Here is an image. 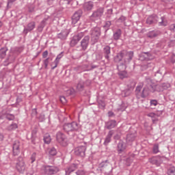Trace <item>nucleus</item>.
<instances>
[{
  "mask_svg": "<svg viewBox=\"0 0 175 175\" xmlns=\"http://www.w3.org/2000/svg\"><path fill=\"white\" fill-rule=\"evenodd\" d=\"M117 125V121L114 120H111L105 123V126L107 129H113V128H116Z\"/></svg>",
  "mask_w": 175,
  "mask_h": 175,
  "instance_id": "nucleus-23",
  "label": "nucleus"
},
{
  "mask_svg": "<svg viewBox=\"0 0 175 175\" xmlns=\"http://www.w3.org/2000/svg\"><path fill=\"white\" fill-rule=\"evenodd\" d=\"M90 35L92 42H94V43L98 42L99 37L100 36V28L98 27L92 28L90 31Z\"/></svg>",
  "mask_w": 175,
  "mask_h": 175,
  "instance_id": "nucleus-5",
  "label": "nucleus"
},
{
  "mask_svg": "<svg viewBox=\"0 0 175 175\" xmlns=\"http://www.w3.org/2000/svg\"><path fill=\"white\" fill-rule=\"evenodd\" d=\"M125 57H126L124 59V61L126 62H129V61H131L132 58H133V52L130 51V52L127 53Z\"/></svg>",
  "mask_w": 175,
  "mask_h": 175,
  "instance_id": "nucleus-30",
  "label": "nucleus"
},
{
  "mask_svg": "<svg viewBox=\"0 0 175 175\" xmlns=\"http://www.w3.org/2000/svg\"><path fill=\"white\" fill-rule=\"evenodd\" d=\"M114 135V130H111L109 131V133H107L105 141H104V146H107V144H109V143H110V142H111V137H113V135Z\"/></svg>",
  "mask_w": 175,
  "mask_h": 175,
  "instance_id": "nucleus-18",
  "label": "nucleus"
},
{
  "mask_svg": "<svg viewBox=\"0 0 175 175\" xmlns=\"http://www.w3.org/2000/svg\"><path fill=\"white\" fill-rule=\"evenodd\" d=\"M136 139V135L135 134H129L126 137V142H133Z\"/></svg>",
  "mask_w": 175,
  "mask_h": 175,
  "instance_id": "nucleus-34",
  "label": "nucleus"
},
{
  "mask_svg": "<svg viewBox=\"0 0 175 175\" xmlns=\"http://www.w3.org/2000/svg\"><path fill=\"white\" fill-rule=\"evenodd\" d=\"M75 173L77 175H84L85 174V171H84V170H77Z\"/></svg>",
  "mask_w": 175,
  "mask_h": 175,
  "instance_id": "nucleus-48",
  "label": "nucleus"
},
{
  "mask_svg": "<svg viewBox=\"0 0 175 175\" xmlns=\"http://www.w3.org/2000/svg\"><path fill=\"white\" fill-rule=\"evenodd\" d=\"M127 86L129 88H131V90H133L135 87L136 86V81L133 79H131L129 81V83L127 84Z\"/></svg>",
  "mask_w": 175,
  "mask_h": 175,
  "instance_id": "nucleus-33",
  "label": "nucleus"
},
{
  "mask_svg": "<svg viewBox=\"0 0 175 175\" xmlns=\"http://www.w3.org/2000/svg\"><path fill=\"white\" fill-rule=\"evenodd\" d=\"M148 117L152 118L153 124H155L158 121V117H159L160 114L158 113H149L147 114Z\"/></svg>",
  "mask_w": 175,
  "mask_h": 175,
  "instance_id": "nucleus-26",
  "label": "nucleus"
},
{
  "mask_svg": "<svg viewBox=\"0 0 175 175\" xmlns=\"http://www.w3.org/2000/svg\"><path fill=\"white\" fill-rule=\"evenodd\" d=\"M63 129L66 132V133H70V132H76L79 130V124L76 122L66 123L63 126Z\"/></svg>",
  "mask_w": 175,
  "mask_h": 175,
  "instance_id": "nucleus-4",
  "label": "nucleus"
},
{
  "mask_svg": "<svg viewBox=\"0 0 175 175\" xmlns=\"http://www.w3.org/2000/svg\"><path fill=\"white\" fill-rule=\"evenodd\" d=\"M153 154H158L159 152V145L154 144L152 148Z\"/></svg>",
  "mask_w": 175,
  "mask_h": 175,
  "instance_id": "nucleus-37",
  "label": "nucleus"
},
{
  "mask_svg": "<svg viewBox=\"0 0 175 175\" xmlns=\"http://www.w3.org/2000/svg\"><path fill=\"white\" fill-rule=\"evenodd\" d=\"M83 9L85 12H90L92 9H94V2L88 1L84 3Z\"/></svg>",
  "mask_w": 175,
  "mask_h": 175,
  "instance_id": "nucleus-24",
  "label": "nucleus"
},
{
  "mask_svg": "<svg viewBox=\"0 0 175 175\" xmlns=\"http://www.w3.org/2000/svg\"><path fill=\"white\" fill-rule=\"evenodd\" d=\"M157 23H159V25L160 27H166V25H167V21H166V18H165V16H161L159 18L158 16L153 14L148 16L146 19V24L148 25L157 24Z\"/></svg>",
  "mask_w": 175,
  "mask_h": 175,
  "instance_id": "nucleus-2",
  "label": "nucleus"
},
{
  "mask_svg": "<svg viewBox=\"0 0 175 175\" xmlns=\"http://www.w3.org/2000/svg\"><path fill=\"white\" fill-rule=\"evenodd\" d=\"M31 163H33L35 162V161H36V153L34 152L31 154Z\"/></svg>",
  "mask_w": 175,
  "mask_h": 175,
  "instance_id": "nucleus-47",
  "label": "nucleus"
},
{
  "mask_svg": "<svg viewBox=\"0 0 175 175\" xmlns=\"http://www.w3.org/2000/svg\"><path fill=\"white\" fill-rule=\"evenodd\" d=\"M121 29H118L115 31V33H113V39L115 40H118V39H120V38H121Z\"/></svg>",
  "mask_w": 175,
  "mask_h": 175,
  "instance_id": "nucleus-31",
  "label": "nucleus"
},
{
  "mask_svg": "<svg viewBox=\"0 0 175 175\" xmlns=\"http://www.w3.org/2000/svg\"><path fill=\"white\" fill-rule=\"evenodd\" d=\"M59 99H60V102H62L63 104H65L67 102L66 98H65V96H60Z\"/></svg>",
  "mask_w": 175,
  "mask_h": 175,
  "instance_id": "nucleus-50",
  "label": "nucleus"
},
{
  "mask_svg": "<svg viewBox=\"0 0 175 175\" xmlns=\"http://www.w3.org/2000/svg\"><path fill=\"white\" fill-rule=\"evenodd\" d=\"M84 36V33L81 32L79 33H78V35L75 36L72 38V40H71V43H72L73 44H77V43H79V42H80V40H81V38Z\"/></svg>",
  "mask_w": 175,
  "mask_h": 175,
  "instance_id": "nucleus-20",
  "label": "nucleus"
},
{
  "mask_svg": "<svg viewBox=\"0 0 175 175\" xmlns=\"http://www.w3.org/2000/svg\"><path fill=\"white\" fill-rule=\"evenodd\" d=\"M56 140L61 144V146H63V147H65L68 146V139H66V136L64 133L59 131L56 134Z\"/></svg>",
  "mask_w": 175,
  "mask_h": 175,
  "instance_id": "nucleus-6",
  "label": "nucleus"
},
{
  "mask_svg": "<svg viewBox=\"0 0 175 175\" xmlns=\"http://www.w3.org/2000/svg\"><path fill=\"white\" fill-rule=\"evenodd\" d=\"M83 14V11L81 10H79L78 11L75 12L72 17V24L77 23V21L80 20V17Z\"/></svg>",
  "mask_w": 175,
  "mask_h": 175,
  "instance_id": "nucleus-11",
  "label": "nucleus"
},
{
  "mask_svg": "<svg viewBox=\"0 0 175 175\" xmlns=\"http://www.w3.org/2000/svg\"><path fill=\"white\" fill-rule=\"evenodd\" d=\"M13 2H16V0H8V6H9L10 3H13Z\"/></svg>",
  "mask_w": 175,
  "mask_h": 175,
  "instance_id": "nucleus-58",
  "label": "nucleus"
},
{
  "mask_svg": "<svg viewBox=\"0 0 175 175\" xmlns=\"http://www.w3.org/2000/svg\"><path fill=\"white\" fill-rule=\"evenodd\" d=\"M107 14H113V9H109L107 12Z\"/></svg>",
  "mask_w": 175,
  "mask_h": 175,
  "instance_id": "nucleus-57",
  "label": "nucleus"
},
{
  "mask_svg": "<svg viewBox=\"0 0 175 175\" xmlns=\"http://www.w3.org/2000/svg\"><path fill=\"white\" fill-rule=\"evenodd\" d=\"M118 75L121 79H125L126 77V72L125 71H120Z\"/></svg>",
  "mask_w": 175,
  "mask_h": 175,
  "instance_id": "nucleus-45",
  "label": "nucleus"
},
{
  "mask_svg": "<svg viewBox=\"0 0 175 175\" xmlns=\"http://www.w3.org/2000/svg\"><path fill=\"white\" fill-rule=\"evenodd\" d=\"M77 89L78 91H83V90H84V82L82 80L79 81Z\"/></svg>",
  "mask_w": 175,
  "mask_h": 175,
  "instance_id": "nucleus-32",
  "label": "nucleus"
},
{
  "mask_svg": "<svg viewBox=\"0 0 175 175\" xmlns=\"http://www.w3.org/2000/svg\"><path fill=\"white\" fill-rule=\"evenodd\" d=\"M150 103V106L155 107L158 105V101L157 100H151Z\"/></svg>",
  "mask_w": 175,
  "mask_h": 175,
  "instance_id": "nucleus-49",
  "label": "nucleus"
},
{
  "mask_svg": "<svg viewBox=\"0 0 175 175\" xmlns=\"http://www.w3.org/2000/svg\"><path fill=\"white\" fill-rule=\"evenodd\" d=\"M172 62H175V55H172Z\"/></svg>",
  "mask_w": 175,
  "mask_h": 175,
  "instance_id": "nucleus-62",
  "label": "nucleus"
},
{
  "mask_svg": "<svg viewBox=\"0 0 175 175\" xmlns=\"http://www.w3.org/2000/svg\"><path fill=\"white\" fill-rule=\"evenodd\" d=\"M103 53L105 55V59H108L110 58V46H106L103 49Z\"/></svg>",
  "mask_w": 175,
  "mask_h": 175,
  "instance_id": "nucleus-28",
  "label": "nucleus"
},
{
  "mask_svg": "<svg viewBox=\"0 0 175 175\" xmlns=\"http://www.w3.org/2000/svg\"><path fill=\"white\" fill-rule=\"evenodd\" d=\"M170 30L171 32H175V23L170 25Z\"/></svg>",
  "mask_w": 175,
  "mask_h": 175,
  "instance_id": "nucleus-51",
  "label": "nucleus"
},
{
  "mask_svg": "<svg viewBox=\"0 0 175 175\" xmlns=\"http://www.w3.org/2000/svg\"><path fill=\"white\" fill-rule=\"evenodd\" d=\"M73 1V0H60V5H69V3H71V1Z\"/></svg>",
  "mask_w": 175,
  "mask_h": 175,
  "instance_id": "nucleus-41",
  "label": "nucleus"
},
{
  "mask_svg": "<svg viewBox=\"0 0 175 175\" xmlns=\"http://www.w3.org/2000/svg\"><path fill=\"white\" fill-rule=\"evenodd\" d=\"M44 142L46 143V144H50L51 142V137H50V135L46 134L44 136Z\"/></svg>",
  "mask_w": 175,
  "mask_h": 175,
  "instance_id": "nucleus-35",
  "label": "nucleus"
},
{
  "mask_svg": "<svg viewBox=\"0 0 175 175\" xmlns=\"http://www.w3.org/2000/svg\"><path fill=\"white\" fill-rule=\"evenodd\" d=\"M3 118H7L9 121H13L14 120V115L6 113L5 111L0 112V120H3Z\"/></svg>",
  "mask_w": 175,
  "mask_h": 175,
  "instance_id": "nucleus-14",
  "label": "nucleus"
},
{
  "mask_svg": "<svg viewBox=\"0 0 175 175\" xmlns=\"http://www.w3.org/2000/svg\"><path fill=\"white\" fill-rule=\"evenodd\" d=\"M167 174L168 175H175V168L171 167V168L168 169Z\"/></svg>",
  "mask_w": 175,
  "mask_h": 175,
  "instance_id": "nucleus-43",
  "label": "nucleus"
},
{
  "mask_svg": "<svg viewBox=\"0 0 175 175\" xmlns=\"http://www.w3.org/2000/svg\"><path fill=\"white\" fill-rule=\"evenodd\" d=\"M115 140H118L120 139V135L118 134H116L113 137Z\"/></svg>",
  "mask_w": 175,
  "mask_h": 175,
  "instance_id": "nucleus-56",
  "label": "nucleus"
},
{
  "mask_svg": "<svg viewBox=\"0 0 175 175\" xmlns=\"http://www.w3.org/2000/svg\"><path fill=\"white\" fill-rule=\"evenodd\" d=\"M59 172V168L55 166L44 165L41 167V172L42 174L54 175Z\"/></svg>",
  "mask_w": 175,
  "mask_h": 175,
  "instance_id": "nucleus-3",
  "label": "nucleus"
},
{
  "mask_svg": "<svg viewBox=\"0 0 175 175\" xmlns=\"http://www.w3.org/2000/svg\"><path fill=\"white\" fill-rule=\"evenodd\" d=\"M108 117H114V112L109 111L108 112Z\"/></svg>",
  "mask_w": 175,
  "mask_h": 175,
  "instance_id": "nucleus-55",
  "label": "nucleus"
},
{
  "mask_svg": "<svg viewBox=\"0 0 175 175\" xmlns=\"http://www.w3.org/2000/svg\"><path fill=\"white\" fill-rule=\"evenodd\" d=\"M111 16H113V14H107V18H108V20H110L111 18Z\"/></svg>",
  "mask_w": 175,
  "mask_h": 175,
  "instance_id": "nucleus-60",
  "label": "nucleus"
},
{
  "mask_svg": "<svg viewBox=\"0 0 175 175\" xmlns=\"http://www.w3.org/2000/svg\"><path fill=\"white\" fill-rule=\"evenodd\" d=\"M49 155H51L52 157H54L55 155H57V149L55 148H51L49 149Z\"/></svg>",
  "mask_w": 175,
  "mask_h": 175,
  "instance_id": "nucleus-38",
  "label": "nucleus"
},
{
  "mask_svg": "<svg viewBox=\"0 0 175 175\" xmlns=\"http://www.w3.org/2000/svg\"><path fill=\"white\" fill-rule=\"evenodd\" d=\"M170 88V83H164L161 85H157L152 82L150 78H146L144 82L139 83L136 88L135 94L137 99L140 98H147L150 92H161L163 90Z\"/></svg>",
  "mask_w": 175,
  "mask_h": 175,
  "instance_id": "nucleus-1",
  "label": "nucleus"
},
{
  "mask_svg": "<svg viewBox=\"0 0 175 175\" xmlns=\"http://www.w3.org/2000/svg\"><path fill=\"white\" fill-rule=\"evenodd\" d=\"M107 165H109V161L105 160V161H102L99 164V167H105L107 166Z\"/></svg>",
  "mask_w": 175,
  "mask_h": 175,
  "instance_id": "nucleus-42",
  "label": "nucleus"
},
{
  "mask_svg": "<svg viewBox=\"0 0 175 175\" xmlns=\"http://www.w3.org/2000/svg\"><path fill=\"white\" fill-rule=\"evenodd\" d=\"M161 33V31L159 30H152L149 31L147 33L148 38H150V39H154V38H157V36H159V34Z\"/></svg>",
  "mask_w": 175,
  "mask_h": 175,
  "instance_id": "nucleus-22",
  "label": "nucleus"
},
{
  "mask_svg": "<svg viewBox=\"0 0 175 175\" xmlns=\"http://www.w3.org/2000/svg\"><path fill=\"white\" fill-rule=\"evenodd\" d=\"M14 129H17V124L14 123L8 127V131H14Z\"/></svg>",
  "mask_w": 175,
  "mask_h": 175,
  "instance_id": "nucleus-39",
  "label": "nucleus"
},
{
  "mask_svg": "<svg viewBox=\"0 0 175 175\" xmlns=\"http://www.w3.org/2000/svg\"><path fill=\"white\" fill-rule=\"evenodd\" d=\"M63 56L64 55H62V53L57 55L56 59L54 61V64H55V66H54L51 68L52 70H54V69H55V68H57L58 66V64H59V59H61V58H62Z\"/></svg>",
  "mask_w": 175,
  "mask_h": 175,
  "instance_id": "nucleus-29",
  "label": "nucleus"
},
{
  "mask_svg": "<svg viewBox=\"0 0 175 175\" xmlns=\"http://www.w3.org/2000/svg\"><path fill=\"white\" fill-rule=\"evenodd\" d=\"M26 175H33V172H27Z\"/></svg>",
  "mask_w": 175,
  "mask_h": 175,
  "instance_id": "nucleus-64",
  "label": "nucleus"
},
{
  "mask_svg": "<svg viewBox=\"0 0 175 175\" xmlns=\"http://www.w3.org/2000/svg\"><path fill=\"white\" fill-rule=\"evenodd\" d=\"M21 144H20V141L16 140L12 144V150H13V155L14 157L20 154V146Z\"/></svg>",
  "mask_w": 175,
  "mask_h": 175,
  "instance_id": "nucleus-9",
  "label": "nucleus"
},
{
  "mask_svg": "<svg viewBox=\"0 0 175 175\" xmlns=\"http://www.w3.org/2000/svg\"><path fill=\"white\" fill-rule=\"evenodd\" d=\"M16 167L19 173L25 172V163L24 162V159H23V157H19L18 158Z\"/></svg>",
  "mask_w": 175,
  "mask_h": 175,
  "instance_id": "nucleus-7",
  "label": "nucleus"
},
{
  "mask_svg": "<svg viewBox=\"0 0 175 175\" xmlns=\"http://www.w3.org/2000/svg\"><path fill=\"white\" fill-rule=\"evenodd\" d=\"M124 57H125V53L124 52L118 53L117 55L114 57L115 62H120L122 61Z\"/></svg>",
  "mask_w": 175,
  "mask_h": 175,
  "instance_id": "nucleus-27",
  "label": "nucleus"
},
{
  "mask_svg": "<svg viewBox=\"0 0 175 175\" xmlns=\"http://www.w3.org/2000/svg\"><path fill=\"white\" fill-rule=\"evenodd\" d=\"M85 150H87L85 146H79L75 149V152L79 157H85Z\"/></svg>",
  "mask_w": 175,
  "mask_h": 175,
  "instance_id": "nucleus-13",
  "label": "nucleus"
},
{
  "mask_svg": "<svg viewBox=\"0 0 175 175\" xmlns=\"http://www.w3.org/2000/svg\"><path fill=\"white\" fill-rule=\"evenodd\" d=\"M126 21V17L121 16L118 20L117 23H125Z\"/></svg>",
  "mask_w": 175,
  "mask_h": 175,
  "instance_id": "nucleus-44",
  "label": "nucleus"
},
{
  "mask_svg": "<svg viewBox=\"0 0 175 175\" xmlns=\"http://www.w3.org/2000/svg\"><path fill=\"white\" fill-rule=\"evenodd\" d=\"M49 20H50V16H45L43 20L40 22L38 25V31L39 32H42L43 31V28L47 25V23H49Z\"/></svg>",
  "mask_w": 175,
  "mask_h": 175,
  "instance_id": "nucleus-12",
  "label": "nucleus"
},
{
  "mask_svg": "<svg viewBox=\"0 0 175 175\" xmlns=\"http://www.w3.org/2000/svg\"><path fill=\"white\" fill-rule=\"evenodd\" d=\"M111 26V21H107L105 22V25L104 27L105 28H110Z\"/></svg>",
  "mask_w": 175,
  "mask_h": 175,
  "instance_id": "nucleus-52",
  "label": "nucleus"
},
{
  "mask_svg": "<svg viewBox=\"0 0 175 175\" xmlns=\"http://www.w3.org/2000/svg\"><path fill=\"white\" fill-rule=\"evenodd\" d=\"M152 65H154L152 63H149L147 64V68H150V66H152Z\"/></svg>",
  "mask_w": 175,
  "mask_h": 175,
  "instance_id": "nucleus-63",
  "label": "nucleus"
},
{
  "mask_svg": "<svg viewBox=\"0 0 175 175\" xmlns=\"http://www.w3.org/2000/svg\"><path fill=\"white\" fill-rule=\"evenodd\" d=\"M69 35V30L64 29L59 33L57 36V39H60V40H66V38Z\"/></svg>",
  "mask_w": 175,
  "mask_h": 175,
  "instance_id": "nucleus-16",
  "label": "nucleus"
},
{
  "mask_svg": "<svg viewBox=\"0 0 175 175\" xmlns=\"http://www.w3.org/2000/svg\"><path fill=\"white\" fill-rule=\"evenodd\" d=\"M105 12V8H99L94 12H93L92 14V17L93 18H95L96 20H99L103 16V13Z\"/></svg>",
  "mask_w": 175,
  "mask_h": 175,
  "instance_id": "nucleus-8",
  "label": "nucleus"
},
{
  "mask_svg": "<svg viewBox=\"0 0 175 175\" xmlns=\"http://www.w3.org/2000/svg\"><path fill=\"white\" fill-rule=\"evenodd\" d=\"M139 59L140 61H149L150 59H152V57L149 52H142L139 54Z\"/></svg>",
  "mask_w": 175,
  "mask_h": 175,
  "instance_id": "nucleus-15",
  "label": "nucleus"
},
{
  "mask_svg": "<svg viewBox=\"0 0 175 175\" xmlns=\"http://www.w3.org/2000/svg\"><path fill=\"white\" fill-rule=\"evenodd\" d=\"M131 5H136V0H131Z\"/></svg>",
  "mask_w": 175,
  "mask_h": 175,
  "instance_id": "nucleus-59",
  "label": "nucleus"
},
{
  "mask_svg": "<svg viewBox=\"0 0 175 175\" xmlns=\"http://www.w3.org/2000/svg\"><path fill=\"white\" fill-rule=\"evenodd\" d=\"M88 68V65L84 64L83 66H80L78 67V69L81 70L79 73H81V72H85Z\"/></svg>",
  "mask_w": 175,
  "mask_h": 175,
  "instance_id": "nucleus-36",
  "label": "nucleus"
},
{
  "mask_svg": "<svg viewBox=\"0 0 175 175\" xmlns=\"http://www.w3.org/2000/svg\"><path fill=\"white\" fill-rule=\"evenodd\" d=\"M49 59L50 57H48L43 61L45 69H47V66H49Z\"/></svg>",
  "mask_w": 175,
  "mask_h": 175,
  "instance_id": "nucleus-46",
  "label": "nucleus"
},
{
  "mask_svg": "<svg viewBox=\"0 0 175 175\" xmlns=\"http://www.w3.org/2000/svg\"><path fill=\"white\" fill-rule=\"evenodd\" d=\"M126 148V144H125L124 141L120 140L118 144V152H119V154H121V152H124Z\"/></svg>",
  "mask_w": 175,
  "mask_h": 175,
  "instance_id": "nucleus-21",
  "label": "nucleus"
},
{
  "mask_svg": "<svg viewBox=\"0 0 175 175\" xmlns=\"http://www.w3.org/2000/svg\"><path fill=\"white\" fill-rule=\"evenodd\" d=\"M34 10H35V6L31 5V6H30V7L29 8V12L30 13H32V12H34Z\"/></svg>",
  "mask_w": 175,
  "mask_h": 175,
  "instance_id": "nucleus-54",
  "label": "nucleus"
},
{
  "mask_svg": "<svg viewBox=\"0 0 175 175\" xmlns=\"http://www.w3.org/2000/svg\"><path fill=\"white\" fill-rule=\"evenodd\" d=\"M36 24L35 22H30L29 24H27V27L24 29V33H28V32L33 31V29H35Z\"/></svg>",
  "mask_w": 175,
  "mask_h": 175,
  "instance_id": "nucleus-25",
  "label": "nucleus"
},
{
  "mask_svg": "<svg viewBox=\"0 0 175 175\" xmlns=\"http://www.w3.org/2000/svg\"><path fill=\"white\" fill-rule=\"evenodd\" d=\"M7 51L8 50H6V49H0V57H1L2 58H5V55H6Z\"/></svg>",
  "mask_w": 175,
  "mask_h": 175,
  "instance_id": "nucleus-40",
  "label": "nucleus"
},
{
  "mask_svg": "<svg viewBox=\"0 0 175 175\" xmlns=\"http://www.w3.org/2000/svg\"><path fill=\"white\" fill-rule=\"evenodd\" d=\"M78 167H79V165L76 163H72L68 167H66L65 168L66 175H70V173H72V172H75V170H77Z\"/></svg>",
  "mask_w": 175,
  "mask_h": 175,
  "instance_id": "nucleus-10",
  "label": "nucleus"
},
{
  "mask_svg": "<svg viewBox=\"0 0 175 175\" xmlns=\"http://www.w3.org/2000/svg\"><path fill=\"white\" fill-rule=\"evenodd\" d=\"M150 163H152V165L159 166V165L162 163V159H161V157L159 156L153 157L151 159H150Z\"/></svg>",
  "mask_w": 175,
  "mask_h": 175,
  "instance_id": "nucleus-19",
  "label": "nucleus"
},
{
  "mask_svg": "<svg viewBox=\"0 0 175 175\" xmlns=\"http://www.w3.org/2000/svg\"><path fill=\"white\" fill-rule=\"evenodd\" d=\"M3 140V135L0 134V142H2Z\"/></svg>",
  "mask_w": 175,
  "mask_h": 175,
  "instance_id": "nucleus-61",
  "label": "nucleus"
},
{
  "mask_svg": "<svg viewBox=\"0 0 175 175\" xmlns=\"http://www.w3.org/2000/svg\"><path fill=\"white\" fill-rule=\"evenodd\" d=\"M47 55H49V51H44L42 53V58H47Z\"/></svg>",
  "mask_w": 175,
  "mask_h": 175,
  "instance_id": "nucleus-53",
  "label": "nucleus"
},
{
  "mask_svg": "<svg viewBox=\"0 0 175 175\" xmlns=\"http://www.w3.org/2000/svg\"><path fill=\"white\" fill-rule=\"evenodd\" d=\"M88 44H90V36H86L81 42V46L83 50H87V47H88Z\"/></svg>",
  "mask_w": 175,
  "mask_h": 175,
  "instance_id": "nucleus-17",
  "label": "nucleus"
}]
</instances>
